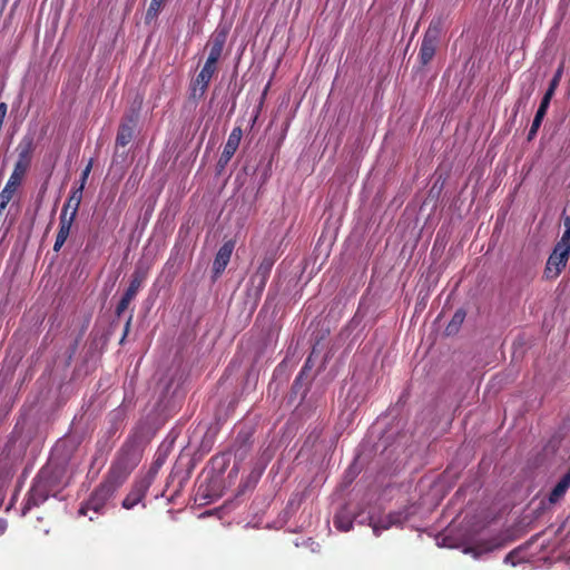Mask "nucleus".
Listing matches in <instances>:
<instances>
[{"label":"nucleus","mask_w":570,"mask_h":570,"mask_svg":"<svg viewBox=\"0 0 570 570\" xmlns=\"http://www.w3.org/2000/svg\"><path fill=\"white\" fill-rule=\"evenodd\" d=\"M116 492V490L101 481L91 492L89 498L81 503L78 514L88 515L89 511H92L96 515L105 513L107 502Z\"/></svg>","instance_id":"3"},{"label":"nucleus","mask_w":570,"mask_h":570,"mask_svg":"<svg viewBox=\"0 0 570 570\" xmlns=\"http://www.w3.org/2000/svg\"><path fill=\"white\" fill-rule=\"evenodd\" d=\"M75 213L66 214V210H61L59 217V229L53 244V250L59 252L67 238L69 237L71 226L75 222Z\"/></svg>","instance_id":"12"},{"label":"nucleus","mask_w":570,"mask_h":570,"mask_svg":"<svg viewBox=\"0 0 570 570\" xmlns=\"http://www.w3.org/2000/svg\"><path fill=\"white\" fill-rule=\"evenodd\" d=\"M268 278L269 277H266L265 275L254 273L249 279V295L255 299H258L265 289Z\"/></svg>","instance_id":"17"},{"label":"nucleus","mask_w":570,"mask_h":570,"mask_svg":"<svg viewBox=\"0 0 570 570\" xmlns=\"http://www.w3.org/2000/svg\"><path fill=\"white\" fill-rule=\"evenodd\" d=\"M250 450V433L244 432L238 433L235 444H234V454L235 458L239 461H243L247 453Z\"/></svg>","instance_id":"16"},{"label":"nucleus","mask_w":570,"mask_h":570,"mask_svg":"<svg viewBox=\"0 0 570 570\" xmlns=\"http://www.w3.org/2000/svg\"><path fill=\"white\" fill-rule=\"evenodd\" d=\"M218 68L216 65L210 62H205L204 67L195 78L191 85V90L194 96H198L202 98L210 83L213 76L217 72Z\"/></svg>","instance_id":"8"},{"label":"nucleus","mask_w":570,"mask_h":570,"mask_svg":"<svg viewBox=\"0 0 570 570\" xmlns=\"http://www.w3.org/2000/svg\"><path fill=\"white\" fill-rule=\"evenodd\" d=\"M243 137V130L240 127L233 128L228 136V139L224 146L223 153L218 159L217 166L223 169L235 155Z\"/></svg>","instance_id":"9"},{"label":"nucleus","mask_w":570,"mask_h":570,"mask_svg":"<svg viewBox=\"0 0 570 570\" xmlns=\"http://www.w3.org/2000/svg\"><path fill=\"white\" fill-rule=\"evenodd\" d=\"M150 483L151 482L148 478H141L139 480H136L132 483L129 493L122 500V503H121L122 508L126 510H130L134 507H136L138 503H140L145 499V497L148 492V489L150 487Z\"/></svg>","instance_id":"7"},{"label":"nucleus","mask_w":570,"mask_h":570,"mask_svg":"<svg viewBox=\"0 0 570 570\" xmlns=\"http://www.w3.org/2000/svg\"><path fill=\"white\" fill-rule=\"evenodd\" d=\"M544 117H546V116H544V115H542V114H541V111H537V112H535V116H534V119H533V121H532V122H533L535 126H541V124H542V121H543V118H544Z\"/></svg>","instance_id":"37"},{"label":"nucleus","mask_w":570,"mask_h":570,"mask_svg":"<svg viewBox=\"0 0 570 570\" xmlns=\"http://www.w3.org/2000/svg\"><path fill=\"white\" fill-rule=\"evenodd\" d=\"M274 263L275 257L273 255H265L255 273L269 277Z\"/></svg>","instance_id":"24"},{"label":"nucleus","mask_w":570,"mask_h":570,"mask_svg":"<svg viewBox=\"0 0 570 570\" xmlns=\"http://www.w3.org/2000/svg\"><path fill=\"white\" fill-rule=\"evenodd\" d=\"M132 317H134V315H132V313H130V315L128 316L127 322L125 324L124 334H122V337L120 340V344L124 343V341H125V338H126V336H127V334L129 332V328H130V325H131V322H132Z\"/></svg>","instance_id":"33"},{"label":"nucleus","mask_w":570,"mask_h":570,"mask_svg":"<svg viewBox=\"0 0 570 570\" xmlns=\"http://www.w3.org/2000/svg\"><path fill=\"white\" fill-rule=\"evenodd\" d=\"M443 17H435L431 20L428 29L423 35L417 55V60L421 66H426L433 60L441 41V37L443 35Z\"/></svg>","instance_id":"2"},{"label":"nucleus","mask_w":570,"mask_h":570,"mask_svg":"<svg viewBox=\"0 0 570 570\" xmlns=\"http://www.w3.org/2000/svg\"><path fill=\"white\" fill-rule=\"evenodd\" d=\"M570 488V468L566 472V474L560 479V481L554 485L551 490L548 500L551 504H556L560 501V499L566 494L567 490Z\"/></svg>","instance_id":"15"},{"label":"nucleus","mask_w":570,"mask_h":570,"mask_svg":"<svg viewBox=\"0 0 570 570\" xmlns=\"http://www.w3.org/2000/svg\"><path fill=\"white\" fill-rule=\"evenodd\" d=\"M492 549H493L492 547L485 548L487 551H491Z\"/></svg>","instance_id":"44"},{"label":"nucleus","mask_w":570,"mask_h":570,"mask_svg":"<svg viewBox=\"0 0 570 570\" xmlns=\"http://www.w3.org/2000/svg\"><path fill=\"white\" fill-rule=\"evenodd\" d=\"M130 303H131V301L121 296L120 301L118 302V304L116 306V311H115L116 315L118 317H120L125 313V311L128 308Z\"/></svg>","instance_id":"27"},{"label":"nucleus","mask_w":570,"mask_h":570,"mask_svg":"<svg viewBox=\"0 0 570 570\" xmlns=\"http://www.w3.org/2000/svg\"><path fill=\"white\" fill-rule=\"evenodd\" d=\"M569 257L570 254L567 253V249H562L556 245L547 261L543 272L544 277L547 279L557 278L566 267Z\"/></svg>","instance_id":"5"},{"label":"nucleus","mask_w":570,"mask_h":570,"mask_svg":"<svg viewBox=\"0 0 570 570\" xmlns=\"http://www.w3.org/2000/svg\"><path fill=\"white\" fill-rule=\"evenodd\" d=\"M7 528H8L7 520L0 518V535H2L7 531Z\"/></svg>","instance_id":"39"},{"label":"nucleus","mask_w":570,"mask_h":570,"mask_svg":"<svg viewBox=\"0 0 570 570\" xmlns=\"http://www.w3.org/2000/svg\"><path fill=\"white\" fill-rule=\"evenodd\" d=\"M540 126H535L533 122L530 127V130L528 132V140H532L535 135L538 134V130H539Z\"/></svg>","instance_id":"34"},{"label":"nucleus","mask_w":570,"mask_h":570,"mask_svg":"<svg viewBox=\"0 0 570 570\" xmlns=\"http://www.w3.org/2000/svg\"><path fill=\"white\" fill-rule=\"evenodd\" d=\"M130 473L129 470L114 461L102 482L117 491L126 482Z\"/></svg>","instance_id":"13"},{"label":"nucleus","mask_w":570,"mask_h":570,"mask_svg":"<svg viewBox=\"0 0 570 570\" xmlns=\"http://www.w3.org/2000/svg\"><path fill=\"white\" fill-rule=\"evenodd\" d=\"M226 40H227V30L226 29H216L207 45V47L209 48V55L206 60L207 62H210V63H214L217 66V62L222 57Z\"/></svg>","instance_id":"10"},{"label":"nucleus","mask_w":570,"mask_h":570,"mask_svg":"<svg viewBox=\"0 0 570 570\" xmlns=\"http://www.w3.org/2000/svg\"><path fill=\"white\" fill-rule=\"evenodd\" d=\"M62 488V471L49 465L43 466L26 495L21 514L26 515L32 508L40 507L50 497H56Z\"/></svg>","instance_id":"1"},{"label":"nucleus","mask_w":570,"mask_h":570,"mask_svg":"<svg viewBox=\"0 0 570 570\" xmlns=\"http://www.w3.org/2000/svg\"><path fill=\"white\" fill-rule=\"evenodd\" d=\"M164 6V2H161L160 0H151L150 1V4L148 7V10H147V13H146V18H155L158 12L160 11L161 7Z\"/></svg>","instance_id":"26"},{"label":"nucleus","mask_w":570,"mask_h":570,"mask_svg":"<svg viewBox=\"0 0 570 570\" xmlns=\"http://www.w3.org/2000/svg\"><path fill=\"white\" fill-rule=\"evenodd\" d=\"M562 73H563V65H561L557 69L556 73L553 75L552 79L550 80L549 86L557 89L559 87L560 80L562 78Z\"/></svg>","instance_id":"28"},{"label":"nucleus","mask_w":570,"mask_h":570,"mask_svg":"<svg viewBox=\"0 0 570 570\" xmlns=\"http://www.w3.org/2000/svg\"><path fill=\"white\" fill-rule=\"evenodd\" d=\"M10 200L11 199H9L8 197L0 195V216L2 215V212L6 209Z\"/></svg>","instance_id":"35"},{"label":"nucleus","mask_w":570,"mask_h":570,"mask_svg":"<svg viewBox=\"0 0 570 570\" xmlns=\"http://www.w3.org/2000/svg\"><path fill=\"white\" fill-rule=\"evenodd\" d=\"M136 125L137 117L134 115L121 120L116 136V147H126L132 140Z\"/></svg>","instance_id":"11"},{"label":"nucleus","mask_w":570,"mask_h":570,"mask_svg":"<svg viewBox=\"0 0 570 570\" xmlns=\"http://www.w3.org/2000/svg\"><path fill=\"white\" fill-rule=\"evenodd\" d=\"M564 227L566 230L563 232L561 239L557 243V246L562 249H567V253L570 254V217L564 218Z\"/></svg>","instance_id":"25"},{"label":"nucleus","mask_w":570,"mask_h":570,"mask_svg":"<svg viewBox=\"0 0 570 570\" xmlns=\"http://www.w3.org/2000/svg\"><path fill=\"white\" fill-rule=\"evenodd\" d=\"M518 556H519V551L517 549L510 551L504 558V563L515 567L519 562Z\"/></svg>","instance_id":"29"},{"label":"nucleus","mask_w":570,"mask_h":570,"mask_svg":"<svg viewBox=\"0 0 570 570\" xmlns=\"http://www.w3.org/2000/svg\"><path fill=\"white\" fill-rule=\"evenodd\" d=\"M267 89H268V86L264 89V94H263V96H265V95H266Z\"/></svg>","instance_id":"41"},{"label":"nucleus","mask_w":570,"mask_h":570,"mask_svg":"<svg viewBox=\"0 0 570 570\" xmlns=\"http://www.w3.org/2000/svg\"><path fill=\"white\" fill-rule=\"evenodd\" d=\"M234 245L228 242L225 243L217 252L216 257L213 263V272L215 275H219L224 272L227 264L229 263Z\"/></svg>","instance_id":"14"},{"label":"nucleus","mask_w":570,"mask_h":570,"mask_svg":"<svg viewBox=\"0 0 570 570\" xmlns=\"http://www.w3.org/2000/svg\"><path fill=\"white\" fill-rule=\"evenodd\" d=\"M33 148V139L30 137H24L19 142L17 147L18 158L11 174L24 178L31 165Z\"/></svg>","instance_id":"4"},{"label":"nucleus","mask_w":570,"mask_h":570,"mask_svg":"<svg viewBox=\"0 0 570 570\" xmlns=\"http://www.w3.org/2000/svg\"><path fill=\"white\" fill-rule=\"evenodd\" d=\"M556 88H552L551 86L548 87L547 91L544 92L541 101H544V102H551V99L552 97L554 96V92H556Z\"/></svg>","instance_id":"32"},{"label":"nucleus","mask_w":570,"mask_h":570,"mask_svg":"<svg viewBox=\"0 0 570 570\" xmlns=\"http://www.w3.org/2000/svg\"><path fill=\"white\" fill-rule=\"evenodd\" d=\"M550 104L541 101L537 111H541L542 115H547Z\"/></svg>","instance_id":"38"},{"label":"nucleus","mask_w":570,"mask_h":570,"mask_svg":"<svg viewBox=\"0 0 570 570\" xmlns=\"http://www.w3.org/2000/svg\"><path fill=\"white\" fill-rule=\"evenodd\" d=\"M397 522H400V514H389L379 520L371 519V525L375 535H380L381 531L387 530Z\"/></svg>","instance_id":"19"},{"label":"nucleus","mask_w":570,"mask_h":570,"mask_svg":"<svg viewBox=\"0 0 570 570\" xmlns=\"http://www.w3.org/2000/svg\"><path fill=\"white\" fill-rule=\"evenodd\" d=\"M160 1L165 3L166 0H160Z\"/></svg>","instance_id":"45"},{"label":"nucleus","mask_w":570,"mask_h":570,"mask_svg":"<svg viewBox=\"0 0 570 570\" xmlns=\"http://www.w3.org/2000/svg\"><path fill=\"white\" fill-rule=\"evenodd\" d=\"M23 178H20L13 174L10 175L6 186L1 190L0 195H3L8 197L9 199H12L13 195L16 194L18 187L21 185Z\"/></svg>","instance_id":"22"},{"label":"nucleus","mask_w":570,"mask_h":570,"mask_svg":"<svg viewBox=\"0 0 570 570\" xmlns=\"http://www.w3.org/2000/svg\"><path fill=\"white\" fill-rule=\"evenodd\" d=\"M140 458L141 454L136 442L127 441L118 451L115 462L132 472L140 462Z\"/></svg>","instance_id":"6"},{"label":"nucleus","mask_w":570,"mask_h":570,"mask_svg":"<svg viewBox=\"0 0 570 570\" xmlns=\"http://www.w3.org/2000/svg\"><path fill=\"white\" fill-rule=\"evenodd\" d=\"M556 88H552L551 86L548 87L547 91L544 92L541 101H544V102H551V99L552 97L554 96V92H556Z\"/></svg>","instance_id":"31"},{"label":"nucleus","mask_w":570,"mask_h":570,"mask_svg":"<svg viewBox=\"0 0 570 570\" xmlns=\"http://www.w3.org/2000/svg\"><path fill=\"white\" fill-rule=\"evenodd\" d=\"M91 168H92V161L90 160L89 164L86 166V168L81 173V178H80V185L79 186H82V189L85 188V185H86L88 176H89V174L91 171Z\"/></svg>","instance_id":"30"},{"label":"nucleus","mask_w":570,"mask_h":570,"mask_svg":"<svg viewBox=\"0 0 570 570\" xmlns=\"http://www.w3.org/2000/svg\"><path fill=\"white\" fill-rule=\"evenodd\" d=\"M137 294H138V293H137L136 291H134V289H131V288H129V287H128V288L125 291V293H124V295H122V296H124V297H126V298H128L129 301H132V299L136 297V295H137Z\"/></svg>","instance_id":"36"},{"label":"nucleus","mask_w":570,"mask_h":570,"mask_svg":"<svg viewBox=\"0 0 570 570\" xmlns=\"http://www.w3.org/2000/svg\"><path fill=\"white\" fill-rule=\"evenodd\" d=\"M465 315H466L465 311L462 308H459L458 311H455L451 321L449 322V324L445 327L446 335H454L459 332L461 325L464 322Z\"/></svg>","instance_id":"21"},{"label":"nucleus","mask_w":570,"mask_h":570,"mask_svg":"<svg viewBox=\"0 0 570 570\" xmlns=\"http://www.w3.org/2000/svg\"><path fill=\"white\" fill-rule=\"evenodd\" d=\"M148 271H149L148 266H144L142 264H137V266L135 267V271L131 275V279H130L128 287L138 293L144 284V282L147 279Z\"/></svg>","instance_id":"18"},{"label":"nucleus","mask_w":570,"mask_h":570,"mask_svg":"<svg viewBox=\"0 0 570 570\" xmlns=\"http://www.w3.org/2000/svg\"><path fill=\"white\" fill-rule=\"evenodd\" d=\"M82 186H79L71 191L68 200L62 207V210H66V214H68L69 208H71V213H75V217L77 216L82 199Z\"/></svg>","instance_id":"20"},{"label":"nucleus","mask_w":570,"mask_h":570,"mask_svg":"<svg viewBox=\"0 0 570 570\" xmlns=\"http://www.w3.org/2000/svg\"><path fill=\"white\" fill-rule=\"evenodd\" d=\"M202 488H203L202 485L198 488V494L202 493Z\"/></svg>","instance_id":"43"},{"label":"nucleus","mask_w":570,"mask_h":570,"mask_svg":"<svg viewBox=\"0 0 570 570\" xmlns=\"http://www.w3.org/2000/svg\"><path fill=\"white\" fill-rule=\"evenodd\" d=\"M309 362H311V356L306 360V362H305V364H304V366H303V368H302V371H301L299 375L296 377V381H297L298 379H301V376L304 374V372H305L307 368H309V366H311V363H309Z\"/></svg>","instance_id":"40"},{"label":"nucleus","mask_w":570,"mask_h":570,"mask_svg":"<svg viewBox=\"0 0 570 570\" xmlns=\"http://www.w3.org/2000/svg\"><path fill=\"white\" fill-rule=\"evenodd\" d=\"M334 525L337 530L347 532L353 528V520L347 514L341 512L334 517Z\"/></svg>","instance_id":"23"},{"label":"nucleus","mask_w":570,"mask_h":570,"mask_svg":"<svg viewBox=\"0 0 570 570\" xmlns=\"http://www.w3.org/2000/svg\"><path fill=\"white\" fill-rule=\"evenodd\" d=\"M95 518H96V517H94V515H89V520H90V521L95 520Z\"/></svg>","instance_id":"42"}]
</instances>
